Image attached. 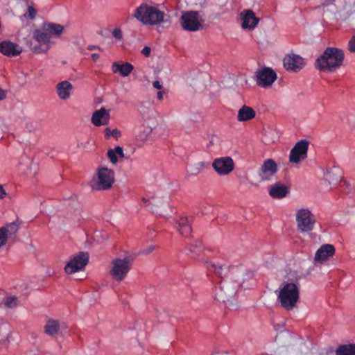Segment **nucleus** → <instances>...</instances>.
<instances>
[{"instance_id": "1", "label": "nucleus", "mask_w": 355, "mask_h": 355, "mask_svg": "<svg viewBox=\"0 0 355 355\" xmlns=\"http://www.w3.org/2000/svg\"><path fill=\"white\" fill-rule=\"evenodd\" d=\"M132 17L143 25L156 26L171 24L170 17L157 7L142 3L135 8Z\"/></svg>"}, {"instance_id": "2", "label": "nucleus", "mask_w": 355, "mask_h": 355, "mask_svg": "<svg viewBox=\"0 0 355 355\" xmlns=\"http://www.w3.org/2000/svg\"><path fill=\"white\" fill-rule=\"evenodd\" d=\"M344 59L343 50L334 47L327 48L315 62L316 67L322 71L332 72L339 68Z\"/></svg>"}, {"instance_id": "3", "label": "nucleus", "mask_w": 355, "mask_h": 355, "mask_svg": "<svg viewBox=\"0 0 355 355\" xmlns=\"http://www.w3.org/2000/svg\"><path fill=\"white\" fill-rule=\"evenodd\" d=\"M134 258L125 252L123 257H116L110 263L109 273L116 282H122L132 268Z\"/></svg>"}, {"instance_id": "4", "label": "nucleus", "mask_w": 355, "mask_h": 355, "mask_svg": "<svg viewBox=\"0 0 355 355\" xmlns=\"http://www.w3.org/2000/svg\"><path fill=\"white\" fill-rule=\"evenodd\" d=\"M278 298L281 305L287 310L293 309L299 300V288L295 283H287L280 289Z\"/></svg>"}, {"instance_id": "5", "label": "nucleus", "mask_w": 355, "mask_h": 355, "mask_svg": "<svg viewBox=\"0 0 355 355\" xmlns=\"http://www.w3.org/2000/svg\"><path fill=\"white\" fill-rule=\"evenodd\" d=\"M114 182V171L107 167L102 166L98 168L90 185L95 190H107L112 187Z\"/></svg>"}, {"instance_id": "6", "label": "nucleus", "mask_w": 355, "mask_h": 355, "mask_svg": "<svg viewBox=\"0 0 355 355\" xmlns=\"http://www.w3.org/2000/svg\"><path fill=\"white\" fill-rule=\"evenodd\" d=\"M295 220L297 228L302 233L311 232L316 223L314 214L307 208H301L296 211Z\"/></svg>"}, {"instance_id": "7", "label": "nucleus", "mask_w": 355, "mask_h": 355, "mask_svg": "<svg viewBox=\"0 0 355 355\" xmlns=\"http://www.w3.org/2000/svg\"><path fill=\"white\" fill-rule=\"evenodd\" d=\"M33 41L31 43V48L35 53H46L50 49L51 37L44 27L35 29L33 33Z\"/></svg>"}, {"instance_id": "8", "label": "nucleus", "mask_w": 355, "mask_h": 355, "mask_svg": "<svg viewBox=\"0 0 355 355\" xmlns=\"http://www.w3.org/2000/svg\"><path fill=\"white\" fill-rule=\"evenodd\" d=\"M204 20L196 11L183 12L180 19L181 27L191 32H196L202 30L203 28Z\"/></svg>"}, {"instance_id": "9", "label": "nucleus", "mask_w": 355, "mask_h": 355, "mask_svg": "<svg viewBox=\"0 0 355 355\" xmlns=\"http://www.w3.org/2000/svg\"><path fill=\"white\" fill-rule=\"evenodd\" d=\"M239 285L229 279L222 280L219 286L216 288L215 297L217 300L225 302L232 298L238 290Z\"/></svg>"}, {"instance_id": "10", "label": "nucleus", "mask_w": 355, "mask_h": 355, "mask_svg": "<svg viewBox=\"0 0 355 355\" xmlns=\"http://www.w3.org/2000/svg\"><path fill=\"white\" fill-rule=\"evenodd\" d=\"M89 255L87 252H81L73 257L64 267V271L72 274L83 270L87 264Z\"/></svg>"}, {"instance_id": "11", "label": "nucleus", "mask_w": 355, "mask_h": 355, "mask_svg": "<svg viewBox=\"0 0 355 355\" xmlns=\"http://www.w3.org/2000/svg\"><path fill=\"white\" fill-rule=\"evenodd\" d=\"M212 167L218 175H227L234 169V163L230 157H222L214 160Z\"/></svg>"}, {"instance_id": "12", "label": "nucleus", "mask_w": 355, "mask_h": 355, "mask_svg": "<svg viewBox=\"0 0 355 355\" xmlns=\"http://www.w3.org/2000/svg\"><path fill=\"white\" fill-rule=\"evenodd\" d=\"M309 142L306 140H301L295 144L291 150L289 160L292 163L297 164L307 157Z\"/></svg>"}, {"instance_id": "13", "label": "nucleus", "mask_w": 355, "mask_h": 355, "mask_svg": "<svg viewBox=\"0 0 355 355\" xmlns=\"http://www.w3.org/2000/svg\"><path fill=\"white\" fill-rule=\"evenodd\" d=\"M276 79V73L269 67L263 68L257 72V83L261 87H270Z\"/></svg>"}, {"instance_id": "14", "label": "nucleus", "mask_w": 355, "mask_h": 355, "mask_svg": "<svg viewBox=\"0 0 355 355\" xmlns=\"http://www.w3.org/2000/svg\"><path fill=\"white\" fill-rule=\"evenodd\" d=\"M335 254V248L331 244L322 245L315 253L313 263L318 266L328 261Z\"/></svg>"}, {"instance_id": "15", "label": "nucleus", "mask_w": 355, "mask_h": 355, "mask_svg": "<svg viewBox=\"0 0 355 355\" xmlns=\"http://www.w3.org/2000/svg\"><path fill=\"white\" fill-rule=\"evenodd\" d=\"M277 166L272 159L266 160L259 170L258 175L261 181H268L276 174Z\"/></svg>"}, {"instance_id": "16", "label": "nucleus", "mask_w": 355, "mask_h": 355, "mask_svg": "<svg viewBox=\"0 0 355 355\" xmlns=\"http://www.w3.org/2000/svg\"><path fill=\"white\" fill-rule=\"evenodd\" d=\"M20 223L16 220L0 228V249L5 246L9 237L16 234Z\"/></svg>"}, {"instance_id": "17", "label": "nucleus", "mask_w": 355, "mask_h": 355, "mask_svg": "<svg viewBox=\"0 0 355 355\" xmlns=\"http://www.w3.org/2000/svg\"><path fill=\"white\" fill-rule=\"evenodd\" d=\"M283 62L286 69L292 71H297L304 65V59L295 54L286 55Z\"/></svg>"}, {"instance_id": "18", "label": "nucleus", "mask_w": 355, "mask_h": 355, "mask_svg": "<svg viewBox=\"0 0 355 355\" xmlns=\"http://www.w3.org/2000/svg\"><path fill=\"white\" fill-rule=\"evenodd\" d=\"M240 17L242 20L241 27L243 29H254L259 21V19L255 16V14L251 10L243 11Z\"/></svg>"}, {"instance_id": "19", "label": "nucleus", "mask_w": 355, "mask_h": 355, "mask_svg": "<svg viewBox=\"0 0 355 355\" xmlns=\"http://www.w3.org/2000/svg\"><path fill=\"white\" fill-rule=\"evenodd\" d=\"M0 51L7 56H17L22 52V48L17 44L3 41L0 44Z\"/></svg>"}, {"instance_id": "20", "label": "nucleus", "mask_w": 355, "mask_h": 355, "mask_svg": "<svg viewBox=\"0 0 355 355\" xmlns=\"http://www.w3.org/2000/svg\"><path fill=\"white\" fill-rule=\"evenodd\" d=\"M92 122L96 126L107 125L110 121V112L104 107L95 111L92 116Z\"/></svg>"}, {"instance_id": "21", "label": "nucleus", "mask_w": 355, "mask_h": 355, "mask_svg": "<svg viewBox=\"0 0 355 355\" xmlns=\"http://www.w3.org/2000/svg\"><path fill=\"white\" fill-rule=\"evenodd\" d=\"M72 89V84L67 80L62 81L56 85V92L61 100L69 99Z\"/></svg>"}, {"instance_id": "22", "label": "nucleus", "mask_w": 355, "mask_h": 355, "mask_svg": "<svg viewBox=\"0 0 355 355\" xmlns=\"http://www.w3.org/2000/svg\"><path fill=\"white\" fill-rule=\"evenodd\" d=\"M64 327V324L63 323H60L58 320H49L44 326V332L47 335L53 337L58 334Z\"/></svg>"}, {"instance_id": "23", "label": "nucleus", "mask_w": 355, "mask_h": 355, "mask_svg": "<svg viewBox=\"0 0 355 355\" xmlns=\"http://www.w3.org/2000/svg\"><path fill=\"white\" fill-rule=\"evenodd\" d=\"M288 193V188L279 183L272 185L269 189V194L273 198H284Z\"/></svg>"}, {"instance_id": "24", "label": "nucleus", "mask_w": 355, "mask_h": 355, "mask_svg": "<svg viewBox=\"0 0 355 355\" xmlns=\"http://www.w3.org/2000/svg\"><path fill=\"white\" fill-rule=\"evenodd\" d=\"M44 31H46L50 37L51 36L60 37L63 33L64 28L62 25L52 22L45 23L43 24Z\"/></svg>"}, {"instance_id": "25", "label": "nucleus", "mask_w": 355, "mask_h": 355, "mask_svg": "<svg viewBox=\"0 0 355 355\" xmlns=\"http://www.w3.org/2000/svg\"><path fill=\"white\" fill-rule=\"evenodd\" d=\"M255 111L247 106L243 105L238 111L237 120L240 122L249 121L255 117Z\"/></svg>"}, {"instance_id": "26", "label": "nucleus", "mask_w": 355, "mask_h": 355, "mask_svg": "<svg viewBox=\"0 0 355 355\" xmlns=\"http://www.w3.org/2000/svg\"><path fill=\"white\" fill-rule=\"evenodd\" d=\"M112 68L114 73H119L123 76H128L134 69L133 66L129 62H114Z\"/></svg>"}, {"instance_id": "27", "label": "nucleus", "mask_w": 355, "mask_h": 355, "mask_svg": "<svg viewBox=\"0 0 355 355\" xmlns=\"http://www.w3.org/2000/svg\"><path fill=\"white\" fill-rule=\"evenodd\" d=\"M178 231L182 235L186 236L191 232V221L185 216H181L178 222Z\"/></svg>"}, {"instance_id": "28", "label": "nucleus", "mask_w": 355, "mask_h": 355, "mask_svg": "<svg viewBox=\"0 0 355 355\" xmlns=\"http://www.w3.org/2000/svg\"><path fill=\"white\" fill-rule=\"evenodd\" d=\"M11 330L9 324L5 322H0V344L6 345L9 343Z\"/></svg>"}, {"instance_id": "29", "label": "nucleus", "mask_w": 355, "mask_h": 355, "mask_svg": "<svg viewBox=\"0 0 355 355\" xmlns=\"http://www.w3.org/2000/svg\"><path fill=\"white\" fill-rule=\"evenodd\" d=\"M142 117L144 122L145 123V125L153 126V128L156 127V113L154 110L151 109L148 111L144 110Z\"/></svg>"}, {"instance_id": "30", "label": "nucleus", "mask_w": 355, "mask_h": 355, "mask_svg": "<svg viewBox=\"0 0 355 355\" xmlns=\"http://www.w3.org/2000/svg\"><path fill=\"white\" fill-rule=\"evenodd\" d=\"M155 128L149 125H145L143 130H140L136 136L137 141L141 144L143 145L145 141L148 139V137L151 135L153 130Z\"/></svg>"}, {"instance_id": "31", "label": "nucleus", "mask_w": 355, "mask_h": 355, "mask_svg": "<svg viewBox=\"0 0 355 355\" xmlns=\"http://www.w3.org/2000/svg\"><path fill=\"white\" fill-rule=\"evenodd\" d=\"M336 355H355V345L348 344L340 346L336 351Z\"/></svg>"}, {"instance_id": "32", "label": "nucleus", "mask_w": 355, "mask_h": 355, "mask_svg": "<svg viewBox=\"0 0 355 355\" xmlns=\"http://www.w3.org/2000/svg\"><path fill=\"white\" fill-rule=\"evenodd\" d=\"M18 304V300L17 297L14 295H6V297L4 302V306L7 308H14L17 306Z\"/></svg>"}, {"instance_id": "33", "label": "nucleus", "mask_w": 355, "mask_h": 355, "mask_svg": "<svg viewBox=\"0 0 355 355\" xmlns=\"http://www.w3.org/2000/svg\"><path fill=\"white\" fill-rule=\"evenodd\" d=\"M210 268H212L214 272L220 277H222L223 275H225V272L227 270V267H223L221 265L216 263H211L210 265Z\"/></svg>"}, {"instance_id": "34", "label": "nucleus", "mask_w": 355, "mask_h": 355, "mask_svg": "<svg viewBox=\"0 0 355 355\" xmlns=\"http://www.w3.org/2000/svg\"><path fill=\"white\" fill-rule=\"evenodd\" d=\"M105 133L106 137H113L116 139L121 135V132L118 129L111 130L110 128H106L105 129Z\"/></svg>"}, {"instance_id": "35", "label": "nucleus", "mask_w": 355, "mask_h": 355, "mask_svg": "<svg viewBox=\"0 0 355 355\" xmlns=\"http://www.w3.org/2000/svg\"><path fill=\"white\" fill-rule=\"evenodd\" d=\"M107 157L110 159L112 164H116L118 162V156L114 152V149H109L107 153Z\"/></svg>"}, {"instance_id": "36", "label": "nucleus", "mask_w": 355, "mask_h": 355, "mask_svg": "<svg viewBox=\"0 0 355 355\" xmlns=\"http://www.w3.org/2000/svg\"><path fill=\"white\" fill-rule=\"evenodd\" d=\"M35 15H36L35 9L33 6H29L27 8V11H26V14H24V17H28L31 19H35Z\"/></svg>"}, {"instance_id": "37", "label": "nucleus", "mask_w": 355, "mask_h": 355, "mask_svg": "<svg viewBox=\"0 0 355 355\" xmlns=\"http://www.w3.org/2000/svg\"><path fill=\"white\" fill-rule=\"evenodd\" d=\"M348 50L351 53H355V35H353L348 42Z\"/></svg>"}, {"instance_id": "38", "label": "nucleus", "mask_w": 355, "mask_h": 355, "mask_svg": "<svg viewBox=\"0 0 355 355\" xmlns=\"http://www.w3.org/2000/svg\"><path fill=\"white\" fill-rule=\"evenodd\" d=\"M112 35L117 40H121L123 38L122 31L119 28H115L112 31Z\"/></svg>"}, {"instance_id": "39", "label": "nucleus", "mask_w": 355, "mask_h": 355, "mask_svg": "<svg viewBox=\"0 0 355 355\" xmlns=\"http://www.w3.org/2000/svg\"><path fill=\"white\" fill-rule=\"evenodd\" d=\"M219 144V139L216 137H211L209 140V143L207 144V146L209 148L214 146H218Z\"/></svg>"}, {"instance_id": "40", "label": "nucleus", "mask_w": 355, "mask_h": 355, "mask_svg": "<svg viewBox=\"0 0 355 355\" xmlns=\"http://www.w3.org/2000/svg\"><path fill=\"white\" fill-rule=\"evenodd\" d=\"M114 149V152L116 153V154L117 155L118 157H121V158L124 157L125 155L123 153V150L121 147L116 146Z\"/></svg>"}, {"instance_id": "41", "label": "nucleus", "mask_w": 355, "mask_h": 355, "mask_svg": "<svg viewBox=\"0 0 355 355\" xmlns=\"http://www.w3.org/2000/svg\"><path fill=\"white\" fill-rule=\"evenodd\" d=\"M6 293L3 291H0V307H2L4 304V302L6 297Z\"/></svg>"}, {"instance_id": "42", "label": "nucleus", "mask_w": 355, "mask_h": 355, "mask_svg": "<svg viewBox=\"0 0 355 355\" xmlns=\"http://www.w3.org/2000/svg\"><path fill=\"white\" fill-rule=\"evenodd\" d=\"M155 249V245H150V246L147 247L146 249L143 250L141 253L147 255V254H150V252H152Z\"/></svg>"}, {"instance_id": "43", "label": "nucleus", "mask_w": 355, "mask_h": 355, "mask_svg": "<svg viewBox=\"0 0 355 355\" xmlns=\"http://www.w3.org/2000/svg\"><path fill=\"white\" fill-rule=\"evenodd\" d=\"M7 196V192L2 184H0V199H3Z\"/></svg>"}, {"instance_id": "44", "label": "nucleus", "mask_w": 355, "mask_h": 355, "mask_svg": "<svg viewBox=\"0 0 355 355\" xmlns=\"http://www.w3.org/2000/svg\"><path fill=\"white\" fill-rule=\"evenodd\" d=\"M150 48L149 46H145L142 51H141V53L146 56H149L150 55Z\"/></svg>"}, {"instance_id": "45", "label": "nucleus", "mask_w": 355, "mask_h": 355, "mask_svg": "<svg viewBox=\"0 0 355 355\" xmlns=\"http://www.w3.org/2000/svg\"><path fill=\"white\" fill-rule=\"evenodd\" d=\"M7 95V92L6 90H3L0 87V101H2L6 98Z\"/></svg>"}, {"instance_id": "46", "label": "nucleus", "mask_w": 355, "mask_h": 355, "mask_svg": "<svg viewBox=\"0 0 355 355\" xmlns=\"http://www.w3.org/2000/svg\"><path fill=\"white\" fill-rule=\"evenodd\" d=\"M153 85L155 89H157L159 90L162 88V85H161V83L159 81H154L153 83Z\"/></svg>"}, {"instance_id": "47", "label": "nucleus", "mask_w": 355, "mask_h": 355, "mask_svg": "<svg viewBox=\"0 0 355 355\" xmlns=\"http://www.w3.org/2000/svg\"><path fill=\"white\" fill-rule=\"evenodd\" d=\"M87 49L88 50H94V49H98L99 51H102L101 48L99 47L98 46H96V45H89L87 46Z\"/></svg>"}, {"instance_id": "48", "label": "nucleus", "mask_w": 355, "mask_h": 355, "mask_svg": "<svg viewBox=\"0 0 355 355\" xmlns=\"http://www.w3.org/2000/svg\"><path fill=\"white\" fill-rule=\"evenodd\" d=\"M163 95H164V92H162V91H159V92H157V98H158L159 100H162V98H163Z\"/></svg>"}, {"instance_id": "49", "label": "nucleus", "mask_w": 355, "mask_h": 355, "mask_svg": "<svg viewBox=\"0 0 355 355\" xmlns=\"http://www.w3.org/2000/svg\"><path fill=\"white\" fill-rule=\"evenodd\" d=\"M92 58L93 60L95 61L99 58V55L96 54V53H93V54H92Z\"/></svg>"}, {"instance_id": "50", "label": "nucleus", "mask_w": 355, "mask_h": 355, "mask_svg": "<svg viewBox=\"0 0 355 355\" xmlns=\"http://www.w3.org/2000/svg\"><path fill=\"white\" fill-rule=\"evenodd\" d=\"M334 1H335V0H324V3L327 6L332 3Z\"/></svg>"}, {"instance_id": "51", "label": "nucleus", "mask_w": 355, "mask_h": 355, "mask_svg": "<svg viewBox=\"0 0 355 355\" xmlns=\"http://www.w3.org/2000/svg\"><path fill=\"white\" fill-rule=\"evenodd\" d=\"M198 165L200 167H201V168H203V167H205V163H204V162H199V163L198 164Z\"/></svg>"}, {"instance_id": "52", "label": "nucleus", "mask_w": 355, "mask_h": 355, "mask_svg": "<svg viewBox=\"0 0 355 355\" xmlns=\"http://www.w3.org/2000/svg\"><path fill=\"white\" fill-rule=\"evenodd\" d=\"M142 201H143V202H146L147 200H146L145 198H143V199H142Z\"/></svg>"}]
</instances>
